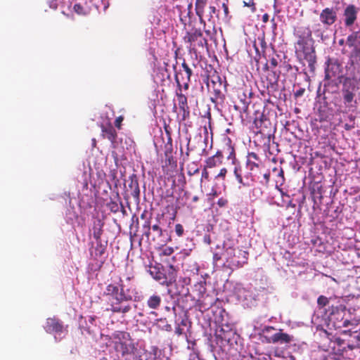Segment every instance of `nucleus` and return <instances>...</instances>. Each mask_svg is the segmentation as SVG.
<instances>
[{
	"label": "nucleus",
	"mask_w": 360,
	"mask_h": 360,
	"mask_svg": "<svg viewBox=\"0 0 360 360\" xmlns=\"http://www.w3.org/2000/svg\"><path fill=\"white\" fill-rule=\"evenodd\" d=\"M137 295L136 288L132 285L126 288L121 277H119L117 283L108 284L103 293L105 300L110 307V310L114 313L122 314H126L131 310V306L125 303L136 299Z\"/></svg>",
	"instance_id": "nucleus-1"
},
{
	"label": "nucleus",
	"mask_w": 360,
	"mask_h": 360,
	"mask_svg": "<svg viewBox=\"0 0 360 360\" xmlns=\"http://www.w3.org/2000/svg\"><path fill=\"white\" fill-rule=\"evenodd\" d=\"M192 1L193 0H181V9L186 7L187 10V17L184 16V19L181 18V22L184 24V30L186 33L184 37V42L187 44V48L190 51H195L198 48H202L205 44H207V40L203 37L202 32L195 27V21H193L190 16Z\"/></svg>",
	"instance_id": "nucleus-2"
},
{
	"label": "nucleus",
	"mask_w": 360,
	"mask_h": 360,
	"mask_svg": "<svg viewBox=\"0 0 360 360\" xmlns=\"http://www.w3.org/2000/svg\"><path fill=\"white\" fill-rule=\"evenodd\" d=\"M167 266L169 267L167 275H165L156 266H150L148 272L152 277L161 283H166L169 287V292L174 295H179L177 288L176 276L179 269V264L176 256L167 259Z\"/></svg>",
	"instance_id": "nucleus-3"
},
{
	"label": "nucleus",
	"mask_w": 360,
	"mask_h": 360,
	"mask_svg": "<svg viewBox=\"0 0 360 360\" xmlns=\"http://www.w3.org/2000/svg\"><path fill=\"white\" fill-rule=\"evenodd\" d=\"M113 337L115 340L114 345L115 351L121 354L125 360H141L129 333L117 331L113 335Z\"/></svg>",
	"instance_id": "nucleus-4"
},
{
	"label": "nucleus",
	"mask_w": 360,
	"mask_h": 360,
	"mask_svg": "<svg viewBox=\"0 0 360 360\" xmlns=\"http://www.w3.org/2000/svg\"><path fill=\"white\" fill-rule=\"evenodd\" d=\"M209 68H210L211 70L209 71L207 69V81L205 82L208 90L213 94L210 98V101L215 105L224 103L225 95L222 89L226 90V84H223L221 78L218 72L211 65Z\"/></svg>",
	"instance_id": "nucleus-5"
},
{
	"label": "nucleus",
	"mask_w": 360,
	"mask_h": 360,
	"mask_svg": "<svg viewBox=\"0 0 360 360\" xmlns=\"http://www.w3.org/2000/svg\"><path fill=\"white\" fill-rule=\"evenodd\" d=\"M160 136H155L154 139V145L156 150L158 151L159 148H162V145H165V166H170L172 168L176 167V161H175L172 156V139L170 137L169 132L167 127H165V131L167 134V142L165 143L162 136V131L160 130ZM165 167V165L163 166Z\"/></svg>",
	"instance_id": "nucleus-6"
},
{
	"label": "nucleus",
	"mask_w": 360,
	"mask_h": 360,
	"mask_svg": "<svg viewBox=\"0 0 360 360\" xmlns=\"http://www.w3.org/2000/svg\"><path fill=\"white\" fill-rule=\"evenodd\" d=\"M298 51L302 52L304 60L308 63V66L311 70L315 68L316 56L314 46L309 43V40L304 37H299L297 41Z\"/></svg>",
	"instance_id": "nucleus-7"
},
{
	"label": "nucleus",
	"mask_w": 360,
	"mask_h": 360,
	"mask_svg": "<svg viewBox=\"0 0 360 360\" xmlns=\"http://www.w3.org/2000/svg\"><path fill=\"white\" fill-rule=\"evenodd\" d=\"M357 90L358 87L354 79L349 77L344 79L341 93L346 107L350 108L353 106L352 103L354 101Z\"/></svg>",
	"instance_id": "nucleus-8"
},
{
	"label": "nucleus",
	"mask_w": 360,
	"mask_h": 360,
	"mask_svg": "<svg viewBox=\"0 0 360 360\" xmlns=\"http://www.w3.org/2000/svg\"><path fill=\"white\" fill-rule=\"evenodd\" d=\"M333 300L332 297H327L324 295H320L317 299V304L319 309L328 306V314L330 320L335 319L336 315H339L340 312H344L345 306L343 304L335 305L332 303Z\"/></svg>",
	"instance_id": "nucleus-9"
},
{
	"label": "nucleus",
	"mask_w": 360,
	"mask_h": 360,
	"mask_svg": "<svg viewBox=\"0 0 360 360\" xmlns=\"http://www.w3.org/2000/svg\"><path fill=\"white\" fill-rule=\"evenodd\" d=\"M254 125L257 133L262 135L271 136L272 126L270 120L262 112L257 116L254 120Z\"/></svg>",
	"instance_id": "nucleus-10"
},
{
	"label": "nucleus",
	"mask_w": 360,
	"mask_h": 360,
	"mask_svg": "<svg viewBox=\"0 0 360 360\" xmlns=\"http://www.w3.org/2000/svg\"><path fill=\"white\" fill-rule=\"evenodd\" d=\"M337 12L333 8L327 7L323 9L319 15V20L324 27H328L337 20Z\"/></svg>",
	"instance_id": "nucleus-11"
},
{
	"label": "nucleus",
	"mask_w": 360,
	"mask_h": 360,
	"mask_svg": "<svg viewBox=\"0 0 360 360\" xmlns=\"http://www.w3.org/2000/svg\"><path fill=\"white\" fill-rule=\"evenodd\" d=\"M44 328L49 333L60 334L65 330L63 322L56 317L48 318Z\"/></svg>",
	"instance_id": "nucleus-12"
},
{
	"label": "nucleus",
	"mask_w": 360,
	"mask_h": 360,
	"mask_svg": "<svg viewBox=\"0 0 360 360\" xmlns=\"http://www.w3.org/2000/svg\"><path fill=\"white\" fill-rule=\"evenodd\" d=\"M358 8L354 4H349L343 11L344 23L347 27L354 25L357 19Z\"/></svg>",
	"instance_id": "nucleus-13"
},
{
	"label": "nucleus",
	"mask_w": 360,
	"mask_h": 360,
	"mask_svg": "<svg viewBox=\"0 0 360 360\" xmlns=\"http://www.w3.org/2000/svg\"><path fill=\"white\" fill-rule=\"evenodd\" d=\"M262 161L258 155L254 152L248 153L246 160V167L250 171V174L255 175L259 170Z\"/></svg>",
	"instance_id": "nucleus-14"
},
{
	"label": "nucleus",
	"mask_w": 360,
	"mask_h": 360,
	"mask_svg": "<svg viewBox=\"0 0 360 360\" xmlns=\"http://www.w3.org/2000/svg\"><path fill=\"white\" fill-rule=\"evenodd\" d=\"M101 129L102 137L109 140L113 147H115V145L117 143V133L112 124L110 122L106 124H102L101 125Z\"/></svg>",
	"instance_id": "nucleus-15"
},
{
	"label": "nucleus",
	"mask_w": 360,
	"mask_h": 360,
	"mask_svg": "<svg viewBox=\"0 0 360 360\" xmlns=\"http://www.w3.org/2000/svg\"><path fill=\"white\" fill-rule=\"evenodd\" d=\"M265 338L268 343L273 344H285L289 343L292 341V337L289 335L288 333H283L281 330L272 335L271 336H266Z\"/></svg>",
	"instance_id": "nucleus-16"
},
{
	"label": "nucleus",
	"mask_w": 360,
	"mask_h": 360,
	"mask_svg": "<svg viewBox=\"0 0 360 360\" xmlns=\"http://www.w3.org/2000/svg\"><path fill=\"white\" fill-rule=\"evenodd\" d=\"M104 221L103 219L96 217L93 219L92 227L89 230V233L93 236L95 240H98L101 238L103 233Z\"/></svg>",
	"instance_id": "nucleus-17"
},
{
	"label": "nucleus",
	"mask_w": 360,
	"mask_h": 360,
	"mask_svg": "<svg viewBox=\"0 0 360 360\" xmlns=\"http://www.w3.org/2000/svg\"><path fill=\"white\" fill-rule=\"evenodd\" d=\"M326 68L325 69V79H330L335 77L340 70V65L337 61H333L328 58L326 62Z\"/></svg>",
	"instance_id": "nucleus-18"
},
{
	"label": "nucleus",
	"mask_w": 360,
	"mask_h": 360,
	"mask_svg": "<svg viewBox=\"0 0 360 360\" xmlns=\"http://www.w3.org/2000/svg\"><path fill=\"white\" fill-rule=\"evenodd\" d=\"M248 255L249 254L247 251L240 250L238 252V255L235 256L237 259H232L230 262L227 259L226 262H229L230 264L236 268H240L248 263Z\"/></svg>",
	"instance_id": "nucleus-19"
},
{
	"label": "nucleus",
	"mask_w": 360,
	"mask_h": 360,
	"mask_svg": "<svg viewBox=\"0 0 360 360\" xmlns=\"http://www.w3.org/2000/svg\"><path fill=\"white\" fill-rule=\"evenodd\" d=\"M224 159V155L221 151L218 150L214 155L208 158L205 160V169L213 168L220 165Z\"/></svg>",
	"instance_id": "nucleus-20"
},
{
	"label": "nucleus",
	"mask_w": 360,
	"mask_h": 360,
	"mask_svg": "<svg viewBox=\"0 0 360 360\" xmlns=\"http://www.w3.org/2000/svg\"><path fill=\"white\" fill-rule=\"evenodd\" d=\"M96 246L94 248V250L91 251V255L95 257H101L105 252L107 247V242L105 243H102L101 238L98 240H96Z\"/></svg>",
	"instance_id": "nucleus-21"
},
{
	"label": "nucleus",
	"mask_w": 360,
	"mask_h": 360,
	"mask_svg": "<svg viewBox=\"0 0 360 360\" xmlns=\"http://www.w3.org/2000/svg\"><path fill=\"white\" fill-rule=\"evenodd\" d=\"M219 0H217L215 2L216 5L210 4L208 7V20L211 21L213 20L214 22V20H219V10L217 8V6H219Z\"/></svg>",
	"instance_id": "nucleus-22"
},
{
	"label": "nucleus",
	"mask_w": 360,
	"mask_h": 360,
	"mask_svg": "<svg viewBox=\"0 0 360 360\" xmlns=\"http://www.w3.org/2000/svg\"><path fill=\"white\" fill-rule=\"evenodd\" d=\"M184 129H183L184 133L185 134V142L186 143L187 146V151L186 153V155L188 156L189 155V142L191 140V132L193 131V127L191 122L187 121L186 123H184Z\"/></svg>",
	"instance_id": "nucleus-23"
},
{
	"label": "nucleus",
	"mask_w": 360,
	"mask_h": 360,
	"mask_svg": "<svg viewBox=\"0 0 360 360\" xmlns=\"http://www.w3.org/2000/svg\"><path fill=\"white\" fill-rule=\"evenodd\" d=\"M129 187L131 190V195L135 198H139L140 195V189L138 181L136 179H131L130 184H129Z\"/></svg>",
	"instance_id": "nucleus-24"
},
{
	"label": "nucleus",
	"mask_w": 360,
	"mask_h": 360,
	"mask_svg": "<svg viewBox=\"0 0 360 360\" xmlns=\"http://www.w3.org/2000/svg\"><path fill=\"white\" fill-rule=\"evenodd\" d=\"M193 292L195 293L198 298L199 299L200 297L203 296V295L206 292V288L205 283L200 282L196 283L193 288Z\"/></svg>",
	"instance_id": "nucleus-25"
},
{
	"label": "nucleus",
	"mask_w": 360,
	"mask_h": 360,
	"mask_svg": "<svg viewBox=\"0 0 360 360\" xmlns=\"http://www.w3.org/2000/svg\"><path fill=\"white\" fill-rule=\"evenodd\" d=\"M161 302V298L158 295H153L148 300L147 304L150 309H157Z\"/></svg>",
	"instance_id": "nucleus-26"
},
{
	"label": "nucleus",
	"mask_w": 360,
	"mask_h": 360,
	"mask_svg": "<svg viewBox=\"0 0 360 360\" xmlns=\"http://www.w3.org/2000/svg\"><path fill=\"white\" fill-rule=\"evenodd\" d=\"M181 67L184 69V71L185 72L186 77L187 78V82L184 83V87L185 89H187L188 88V82L191 80V77L193 75V70L184 61L181 63Z\"/></svg>",
	"instance_id": "nucleus-27"
},
{
	"label": "nucleus",
	"mask_w": 360,
	"mask_h": 360,
	"mask_svg": "<svg viewBox=\"0 0 360 360\" xmlns=\"http://www.w3.org/2000/svg\"><path fill=\"white\" fill-rule=\"evenodd\" d=\"M181 110H183V120H186L189 117L190 110L187 104V98L181 94Z\"/></svg>",
	"instance_id": "nucleus-28"
},
{
	"label": "nucleus",
	"mask_w": 360,
	"mask_h": 360,
	"mask_svg": "<svg viewBox=\"0 0 360 360\" xmlns=\"http://www.w3.org/2000/svg\"><path fill=\"white\" fill-rule=\"evenodd\" d=\"M73 0H60L58 5L61 4L62 13L65 14L66 12L71 11V8L73 4Z\"/></svg>",
	"instance_id": "nucleus-29"
},
{
	"label": "nucleus",
	"mask_w": 360,
	"mask_h": 360,
	"mask_svg": "<svg viewBox=\"0 0 360 360\" xmlns=\"http://www.w3.org/2000/svg\"><path fill=\"white\" fill-rule=\"evenodd\" d=\"M207 0H196L195 11L199 17H201L204 13V8L206 6Z\"/></svg>",
	"instance_id": "nucleus-30"
},
{
	"label": "nucleus",
	"mask_w": 360,
	"mask_h": 360,
	"mask_svg": "<svg viewBox=\"0 0 360 360\" xmlns=\"http://www.w3.org/2000/svg\"><path fill=\"white\" fill-rule=\"evenodd\" d=\"M184 203L190 205L192 202H196L198 200L197 195H193L191 193L185 191L184 195Z\"/></svg>",
	"instance_id": "nucleus-31"
},
{
	"label": "nucleus",
	"mask_w": 360,
	"mask_h": 360,
	"mask_svg": "<svg viewBox=\"0 0 360 360\" xmlns=\"http://www.w3.org/2000/svg\"><path fill=\"white\" fill-rule=\"evenodd\" d=\"M73 10L78 15H86L88 13V9L84 7L82 3H75L73 6Z\"/></svg>",
	"instance_id": "nucleus-32"
},
{
	"label": "nucleus",
	"mask_w": 360,
	"mask_h": 360,
	"mask_svg": "<svg viewBox=\"0 0 360 360\" xmlns=\"http://www.w3.org/2000/svg\"><path fill=\"white\" fill-rule=\"evenodd\" d=\"M227 150L229 152L227 159L231 160L233 165H236L237 160H236V153H235L234 148L231 144H229L227 146Z\"/></svg>",
	"instance_id": "nucleus-33"
},
{
	"label": "nucleus",
	"mask_w": 360,
	"mask_h": 360,
	"mask_svg": "<svg viewBox=\"0 0 360 360\" xmlns=\"http://www.w3.org/2000/svg\"><path fill=\"white\" fill-rule=\"evenodd\" d=\"M106 206L112 212H114V213H116L119 211L120 206L124 210V207H122V203H120V205H119L117 202H115L112 200H110L109 202H108Z\"/></svg>",
	"instance_id": "nucleus-34"
},
{
	"label": "nucleus",
	"mask_w": 360,
	"mask_h": 360,
	"mask_svg": "<svg viewBox=\"0 0 360 360\" xmlns=\"http://www.w3.org/2000/svg\"><path fill=\"white\" fill-rule=\"evenodd\" d=\"M357 32H353L347 37L346 44L349 47H353L355 45L356 41L357 39Z\"/></svg>",
	"instance_id": "nucleus-35"
},
{
	"label": "nucleus",
	"mask_w": 360,
	"mask_h": 360,
	"mask_svg": "<svg viewBox=\"0 0 360 360\" xmlns=\"http://www.w3.org/2000/svg\"><path fill=\"white\" fill-rule=\"evenodd\" d=\"M233 173L238 183L243 184L242 170L240 166H236Z\"/></svg>",
	"instance_id": "nucleus-36"
},
{
	"label": "nucleus",
	"mask_w": 360,
	"mask_h": 360,
	"mask_svg": "<svg viewBox=\"0 0 360 360\" xmlns=\"http://www.w3.org/2000/svg\"><path fill=\"white\" fill-rule=\"evenodd\" d=\"M191 327V322H188L187 321L181 320V334L182 333L186 334L187 332H189V329Z\"/></svg>",
	"instance_id": "nucleus-37"
},
{
	"label": "nucleus",
	"mask_w": 360,
	"mask_h": 360,
	"mask_svg": "<svg viewBox=\"0 0 360 360\" xmlns=\"http://www.w3.org/2000/svg\"><path fill=\"white\" fill-rule=\"evenodd\" d=\"M143 233L148 237L150 235V221L147 219L145 221L144 224L143 225Z\"/></svg>",
	"instance_id": "nucleus-38"
},
{
	"label": "nucleus",
	"mask_w": 360,
	"mask_h": 360,
	"mask_svg": "<svg viewBox=\"0 0 360 360\" xmlns=\"http://www.w3.org/2000/svg\"><path fill=\"white\" fill-rule=\"evenodd\" d=\"M222 8L224 11V16L222 17V20L224 21H227L229 20V7H228L227 4L225 3H223Z\"/></svg>",
	"instance_id": "nucleus-39"
},
{
	"label": "nucleus",
	"mask_w": 360,
	"mask_h": 360,
	"mask_svg": "<svg viewBox=\"0 0 360 360\" xmlns=\"http://www.w3.org/2000/svg\"><path fill=\"white\" fill-rule=\"evenodd\" d=\"M226 174L227 169L225 167L221 168L219 174L215 176V179H221L222 180H224L226 177Z\"/></svg>",
	"instance_id": "nucleus-40"
},
{
	"label": "nucleus",
	"mask_w": 360,
	"mask_h": 360,
	"mask_svg": "<svg viewBox=\"0 0 360 360\" xmlns=\"http://www.w3.org/2000/svg\"><path fill=\"white\" fill-rule=\"evenodd\" d=\"M60 0H47V4L49 8L52 9H56L58 6V2Z\"/></svg>",
	"instance_id": "nucleus-41"
},
{
	"label": "nucleus",
	"mask_w": 360,
	"mask_h": 360,
	"mask_svg": "<svg viewBox=\"0 0 360 360\" xmlns=\"http://www.w3.org/2000/svg\"><path fill=\"white\" fill-rule=\"evenodd\" d=\"M272 78L270 79L269 84L273 87L274 84H277L278 79L279 76L276 74V72H273Z\"/></svg>",
	"instance_id": "nucleus-42"
},
{
	"label": "nucleus",
	"mask_w": 360,
	"mask_h": 360,
	"mask_svg": "<svg viewBox=\"0 0 360 360\" xmlns=\"http://www.w3.org/2000/svg\"><path fill=\"white\" fill-rule=\"evenodd\" d=\"M170 211H172V213L169 214L171 215L170 219H174L177 213L176 207L174 208L173 206L168 207L167 212L169 213Z\"/></svg>",
	"instance_id": "nucleus-43"
},
{
	"label": "nucleus",
	"mask_w": 360,
	"mask_h": 360,
	"mask_svg": "<svg viewBox=\"0 0 360 360\" xmlns=\"http://www.w3.org/2000/svg\"><path fill=\"white\" fill-rule=\"evenodd\" d=\"M124 120V117L123 116L120 115L119 117H117L115 120V126L118 129H121V124H122V122Z\"/></svg>",
	"instance_id": "nucleus-44"
},
{
	"label": "nucleus",
	"mask_w": 360,
	"mask_h": 360,
	"mask_svg": "<svg viewBox=\"0 0 360 360\" xmlns=\"http://www.w3.org/2000/svg\"><path fill=\"white\" fill-rule=\"evenodd\" d=\"M305 92V89L304 88H300L299 89H297L296 91L294 92V97L295 98H297L299 97H301L303 96V94H304Z\"/></svg>",
	"instance_id": "nucleus-45"
},
{
	"label": "nucleus",
	"mask_w": 360,
	"mask_h": 360,
	"mask_svg": "<svg viewBox=\"0 0 360 360\" xmlns=\"http://www.w3.org/2000/svg\"><path fill=\"white\" fill-rule=\"evenodd\" d=\"M173 252H174V250L169 247H166L162 251V254L164 255L169 257V258L171 257L170 256L172 255Z\"/></svg>",
	"instance_id": "nucleus-46"
},
{
	"label": "nucleus",
	"mask_w": 360,
	"mask_h": 360,
	"mask_svg": "<svg viewBox=\"0 0 360 360\" xmlns=\"http://www.w3.org/2000/svg\"><path fill=\"white\" fill-rule=\"evenodd\" d=\"M244 5L245 6H250V7H252V12H255V10H256V8H255V4L253 0H249L248 2H245L244 1Z\"/></svg>",
	"instance_id": "nucleus-47"
},
{
	"label": "nucleus",
	"mask_w": 360,
	"mask_h": 360,
	"mask_svg": "<svg viewBox=\"0 0 360 360\" xmlns=\"http://www.w3.org/2000/svg\"><path fill=\"white\" fill-rule=\"evenodd\" d=\"M153 231H155L158 236H160L162 233V230L158 224H154L152 226Z\"/></svg>",
	"instance_id": "nucleus-48"
},
{
	"label": "nucleus",
	"mask_w": 360,
	"mask_h": 360,
	"mask_svg": "<svg viewBox=\"0 0 360 360\" xmlns=\"http://www.w3.org/2000/svg\"><path fill=\"white\" fill-rule=\"evenodd\" d=\"M270 65L271 68H274L278 65V60L275 58H272L269 60Z\"/></svg>",
	"instance_id": "nucleus-49"
},
{
	"label": "nucleus",
	"mask_w": 360,
	"mask_h": 360,
	"mask_svg": "<svg viewBox=\"0 0 360 360\" xmlns=\"http://www.w3.org/2000/svg\"><path fill=\"white\" fill-rule=\"evenodd\" d=\"M202 178H204L205 179L209 181V173L207 171V169H205V167H204V169L202 172Z\"/></svg>",
	"instance_id": "nucleus-50"
},
{
	"label": "nucleus",
	"mask_w": 360,
	"mask_h": 360,
	"mask_svg": "<svg viewBox=\"0 0 360 360\" xmlns=\"http://www.w3.org/2000/svg\"><path fill=\"white\" fill-rule=\"evenodd\" d=\"M221 259V255L219 253H214L213 255V260L214 263H217L218 261H219Z\"/></svg>",
	"instance_id": "nucleus-51"
},
{
	"label": "nucleus",
	"mask_w": 360,
	"mask_h": 360,
	"mask_svg": "<svg viewBox=\"0 0 360 360\" xmlns=\"http://www.w3.org/2000/svg\"><path fill=\"white\" fill-rule=\"evenodd\" d=\"M226 203H227V200H224L223 198H220L217 202V204L219 205V207H224Z\"/></svg>",
	"instance_id": "nucleus-52"
},
{
	"label": "nucleus",
	"mask_w": 360,
	"mask_h": 360,
	"mask_svg": "<svg viewBox=\"0 0 360 360\" xmlns=\"http://www.w3.org/2000/svg\"><path fill=\"white\" fill-rule=\"evenodd\" d=\"M263 176H264V179H265V184H267L270 179V173L269 172H266L264 174Z\"/></svg>",
	"instance_id": "nucleus-53"
},
{
	"label": "nucleus",
	"mask_w": 360,
	"mask_h": 360,
	"mask_svg": "<svg viewBox=\"0 0 360 360\" xmlns=\"http://www.w3.org/2000/svg\"><path fill=\"white\" fill-rule=\"evenodd\" d=\"M354 338L356 340V346L360 347V333L354 335Z\"/></svg>",
	"instance_id": "nucleus-54"
},
{
	"label": "nucleus",
	"mask_w": 360,
	"mask_h": 360,
	"mask_svg": "<svg viewBox=\"0 0 360 360\" xmlns=\"http://www.w3.org/2000/svg\"><path fill=\"white\" fill-rule=\"evenodd\" d=\"M275 330L274 327L273 326H266L264 328L263 332H270L271 330Z\"/></svg>",
	"instance_id": "nucleus-55"
},
{
	"label": "nucleus",
	"mask_w": 360,
	"mask_h": 360,
	"mask_svg": "<svg viewBox=\"0 0 360 360\" xmlns=\"http://www.w3.org/2000/svg\"><path fill=\"white\" fill-rule=\"evenodd\" d=\"M175 231L176 233V234L180 236V233H181V231H180V224H178L175 226Z\"/></svg>",
	"instance_id": "nucleus-56"
},
{
	"label": "nucleus",
	"mask_w": 360,
	"mask_h": 360,
	"mask_svg": "<svg viewBox=\"0 0 360 360\" xmlns=\"http://www.w3.org/2000/svg\"><path fill=\"white\" fill-rule=\"evenodd\" d=\"M269 20V15L267 13H265L262 16V21L264 22H267Z\"/></svg>",
	"instance_id": "nucleus-57"
},
{
	"label": "nucleus",
	"mask_w": 360,
	"mask_h": 360,
	"mask_svg": "<svg viewBox=\"0 0 360 360\" xmlns=\"http://www.w3.org/2000/svg\"><path fill=\"white\" fill-rule=\"evenodd\" d=\"M226 252L228 255H232L234 252V249L229 248L226 249Z\"/></svg>",
	"instance_id": "nucleus-58"
},
{
	"label": "nucleus",
	"mask_w": 360,
	"mask_h": 360,
	"mask_svg": "<svg viewBox=\"0 0 360 360\" xmlns=\"http://www.w3.org/2000/svg\"><path fill=\"white\" fill-rule=\"evenodd\" d=\"M217 195H218V194H217V191H215V190H212V193H210L209 194V195H210V196H212V198H214V197L217 196Z\"/></svg>",
	"instance_id": "nucleus-59"
},
{
	"label": "nucleus",
	"mask_w": 360,
	"mask_h": 360,
	"mask_svg": "<svg viewBox=\"0 0 360 360\" xmlns=\"http://www.w3.org/2000/svg\"><path fill=\"white\" fill-rule=\"evenodd\" d=\"M175 79H176V84H177V86L179 87V89H180V84H181V82H179V78H178V75L177 74L175 75Z\"/></svg>",
	"instance_id": "nucleus-60"
},
{
	"label": "nucleus",
	"mask_w": 360,
	"mask_h": 360,
	"mask_svg": "<svg viewBox=\"0 0 360 360\" xmlns=\"http://www.w3.org/2000/svg\"><path fill=\"white\" fill-rule=\"evenodd\" d=\"M349 323H350V321L346 319L343 321L342 326L346 327V326H348Z\"/></svg>",
	"instance_id": "nucleus-61"
},
{
	"label": "nucleus",
	"mask_w": 360,
	"mask_h": 360,
	"mask_svg": "<svg viewBox=\"0 0 360 360\" xmlns=\"http://www.w3.org/2000/svg\"><path fill=\"white\" fill-rule=\"evenodd\" d=\"M278 175L281 176L283 179L284 178V173L282 169L280 170Z\"/></svg>",
	"instance_id": "nucleus-62"
},
{
	"label": "nucleus",
	"mask_w": 360,
	"mask_h": 360,
	"mask_svg": "<svg viewBox=\"0 0 360 360\" xmlns=\"http://www.w3.org/2000/svg\"><path fill=\"white\" fill-rule=\"evenodd\" d=\"M175 332H176V333L180 335V326L176 327Z\"/></svg>",
	"instance_id": "nucleus-63"
},
{
	"label": "nucleus",
	"mask_w": 360,
	"mask_h": 360,
	"mask_svg": "<svg viewBox=\"0 0 360 360\" xmlns=\"http://www.w3.org/2000/svg\"><path fill=\"white\" fill-rule=\"evenodd\" d=\"M198 172V169L196 167V166L195 167V168L193 169V174L194 173H196Z\"/></svg>",
	"instance_id": "nucleus-64"
}]
</instances>
